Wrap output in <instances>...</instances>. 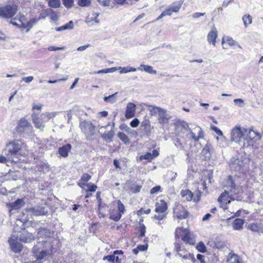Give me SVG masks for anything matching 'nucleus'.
<instances>
[{
    "label": "nucleus",
    "mask_w": 263,
    "mask_h": 263,
    "mask_svg": "<svg viewBox=\"0 0 263 263\" xmlns=\"http://www.w3.org/2000/svg\"><path fill=\"white\" fill-rule=\"evenodd\" d=\"M260 139L259 134L250 128L236 125L231 129V141L241 147L248 146L250 145V142L256 141Z\"/></svg>",
    "instance_id": "f257e3e1"
},
{
    "label": "nucleus",
    "mask_w": 263,
    "mask_h": 263,
    "mask_svg": "<svg viewBox=\"0 0 263 263\" xmlns=\"http://www.w3.org/2000/svg\"><path fill=\"white\" fill-rule=\"evenodd\" d=\"M169 125L167 128L170 134H175L176 136H181L186 131L189 130L192 139L195 141L203 138V133L200 127L196 126L193 132L190 129L187 123L184 121H178L175 122L171 121L169 123Z\"/></svg>",
    "instance_id": "f03ea898"
},
{
    "label": "nucleus",
    "mask_w": 263,
    "mask_h": 263,
    "mask_svg": "<svg viewBox=\"0 0 263 263\" xmlns=\"http://www.w3.org/2000/svg\"><path fill=\"white\" fill-rule=\"evenodd\" d=\"M228 183L231 184L230 187L227 186V190L221 194L218 199V201L221 204V207L224 209H228L227 204L230 202L231 196L237 193L236 189L235 188V185L232 182L231 176L229 177Z\"/></svg>",
    "instance_id": "7ed1b4c3"
},
{
    "label": "nucleus",
    "mask_w": 263,
    "mask_h": 263,
    "mask_svg": "<svg viewBox=\"0 0 263 263\" xmlns=\"http://www.w3.org/2000/svg\"><path fill=\"white\" fill-rule=\"evenodd\" d=\"M27 18L23 14H19L13 17L10 21V23L13 25L22 28H26L28 31L33 26V24L37 22L36 18L31 19L26 23Z\"/></svg>",
    "instance_id": "20e7f679"
},
{
    "label": "nucleus",
    "mask_w": 263,
    "mask_h": 263,
    "mask_svg": "<svg viewBox=\"0 0 263 263\" xmlns=\"http://www.w3.org/2000/svg\"><path fill=\"white\" fill-rule=\"evenodd\" d=\"M18 10L16 5L7 4L0 7V18L3 19H12Z\"/></svg>",
    "instance_id": "39448f33"
},
{
    "label": "nucleus",
    "mask_w": 263,
    "mask_h": 263,
    "mask_svg": "<svg viewBox=\"0 0 263 263\" xmlns=\"http://www.w3.org/2000/svg\"><path fill=\"white\" fill-rule=\"evenodd\" d=\"M118 209H111L109 212V218L115 221H118L125 212V206L121 200L116 201Z\"/></svg>",
    "instance_id": "423d86ee"
},
{
    "label": "nucleus",
    "mask_w": 263,
    "mask_h": 263,
    "mask_svg": "<svg viewBox=\"0 0 263 263\" xmlns=\"http://www.w3.org/2000/svg\"><path fill=\"white\" fill-rule=\"evenodd\" d=\"M42 118L38 117V115L33 113L32 115V119L33 124L36 128H39L42 126L44 122L48 121L51 118L49 113L45 112L41 114Z\"/></svg>",
    "instance_id": "0eeeda50"
},
{
    "label": "nucleus",
    "mask_w": 263,
    "mask_h": 263,
    "mask_svg": "<svg viewBox=\"0 0 263 263\" xmlns=\"http://www.w3.org/2000/svg\"><path fill=\"white\" fill-rule=\"evenodd\" d=\"M6 148L8 152V154L16 159L15 158L17 157L16 156L21 150V146L18 141L13 140L6 145Z\"/></svg>",
    "instance_id": "6e6552de"
},
{
    "label": "nucleus",
    "mask_w": 263,
    "mask_h": 263,
    "mask_svg": "<svg viewBox=\"0 0 263 263\" xmlns=\"http://www.w3.org/2000/svg\"><path fill=\"white\" fill-rule=\"evenodd\" d=\"M152 127L149 119L145 118L141 122L140 130L143 136L149 137L152 133Z\"/></svg>",
    "instance_id": "1a4fd4ad"
},
{
    "label": "nucleus",
    "mask_w": 263,
    "mask_h": 263,
    "mask_svg": "<svg viewBox=\"0 0 263 263\" xmlns=\"http://www.w3.org/2000/svg\"><path fill=\"white\" fill-rule=\"evenodd\" d=\"M156 208L155 211L159 214H163L164 213V200L160 199L159 201H157L156 203ZM164 215H155L154 218L157 220H162L164 218Z\"/></svg>",
    "instance_id": "9d476101"
},
{
    "label": "nucleus",
    "mask_w": 263,
    "mask_h": 263,
    "mask_svg": "<svg viewBox=\"0 0 263 263\" xmlns=\"http://www.w3.org/2000/svg\"><path fill=\"white\" fill-rule=\"evenodd\" d=\"M174 213L176 217L179 219H185L188 216V213L185 208L181 204L176 205L174 209Z\"/></svg>",
    "instance_id": "9b49d317"
},
{
    "label": "nucleus",
    "mask_w": 263,
    "mask_h": 263,
    "mask_svg": "<svg viewBox=\"0 0 263 263\" xmlns=\"http://www.w3.org/2000/svg\"><path fill=\"white\" fill-rule=\"evenodd\" d=\"M175 250L177 252L178 255L183 259L186 260H194L193 256L185 249H182L179 245H176L175 246Z\"/></svg>",
    "instance_id": "f8f14e48"
},
{
    "label": "nucleus",
    "mask_w": 263,
    "mask_h": 263,
    "mask_svg": "<svg viewBox=\"0 0 263 263\" xmlns=\"http://www.w3.org/2000/svg\"><path fill=\"white\" fill-rule=\"evenodd\" d=\"M181 195L187 201H191L193 199L195 202H198L200 200V193H197L196 196L193 198V194L190 190H184L181 191Z\"/></svg>",
    "instance_id": "ddd939ff"
},
{
    "label": "nucleus",
    "mask_w": 263,
    "mask_h": 263,
    "mask_svg": "<svg viewBox=\"0 0 263 263\" xmlns=\"http://www.w3.org/2000/svg\"><path fill=\"white\" fill-rule=\"evenodd\" d=\"M8 242L11 250L14 253H20L22 251L23 245L18 242L17 238L13 239L10 238L8 240Z\"/></svg>",
    "instance_id": "4468645a"
},
{
    "label": "nucleus",
    "mask_w": 263,
    "mask_h": 263,
    "mask_svg": "<svg viewBox=\"0 0 263 263\" xmlns=\"http://www.w3.org/2000/svg\"><path fill=\"white\" fill-rule=\"evenodd\" d=\"M222 45L224 49H228V46H236L238 47L241 48V46L239 43L233 40L230 36H224L222 38Z\"/></svg>",
    "instance_id": "2eb2a0df"
},
{
    "label": "nucleus",
    "mask_w": 263,
    "mask_h": 263,
    "mask_svg": "<svg viewBox=\"0 0 263 263\" xmlns=\"http://www.w3.org/2000/svg\"><path fill=\"white\" fill-rule=\"evenodd\" d=\"M136 106L133 103H128L126 106L125 117L126 119H130L135 115Z\"/></svg>",
    "instance_id": "dca6fc26"
},
{
    "label": "nucleus",
    "mask_w": 263,
    "mask_h": 263,
    "mask_svg": "<svg viewBox=\"0 0 263 263\" xmlns=\"http://www.w3.org/2000/svg\"><path fill=\"white\" fill-rule=\"evenodd\" d=\"M30 127H31V124L25 118H22L19 120L16 129L17 132H24Z\"/></svg>",
    "instance_id": "f3484780"
},
{
    "label": "nucleus",
    "mask_w": 263,
    "mask_h": 263,
    "mask_svg": "<svg viewBox=\"0 0 263 263\" xmlns=\"http://www.w3.org/2000/svg\"><path fill=\"white\" fill-rule=\"evenodd\" d=\"M101 192H97L96 193V198L98 201V212L99 217H105V214L102 213V209L106 206L105 204H103L102 199L101 197Z\"/></svg>",
    "instance_id": "a211bd4d"
},
{
    "label": "nucleus",
    "mask_w": 263,
    "mask_h": 263,
    "mask_svg": "<svg viewBox=\"0 0 263 263\" xmlns=\"http://www.w3.org/2000/svg\"><path fill=\"white\" fill-rule=\"evenodd\" d=\"M182 5L180 2H175L171 6L165 10V15H171L172 12H178Z\"/></svg>",
    "instance_id": "6ab92c4d"
},
{
    "label": "nucleus",
    "mask_w": 263,
    "mask_h": 263,
    "mask_svg": "<svg viewBox=\"0 0 263 263\" xmlns=\"http://www.w3.org/2000/svg\"><path fill=\"white\" fill-rule=\"evenodd\" d=\"M91 178V176L88 173H84L82 175L81 179L79 180L78 185L83 190H85V186H87L88 183H86Z\"/></svg>",
    "instance_id": "aec40b11"
},
{
    "label": "nucleus",
    "mask_w": 263,
    "mask_h": 263,
    "mask_svg": "<svg viewBox=\"0 0 263 263\" xmlns=\"http://www.w3.org/2000/svg\"><path fill=\"white\" fill-rule=\"evenodd\" d=\"M35 239V237L32 233H29L28 232L25 231L22 233L19 238L20 241L24 243L30 242L32 240Z\"/></svg>",
    "instance_id": "412c9836"
},
{
    "label": "nucleus",
    "mask_w": 263,
    "mask_h": 263,
    "mask_svg": "<svg viewBox=\"0 0 263 263\" xmlns=\"http://www.w3.org/2000/svg\"><path fill=\"white\" fill-rule=\"evenodd\" d=\"M71 149V145L70 144H66L60 147L58 149L59 154L62 157H67L68 154Z\"/></svg>",
    "instance_id": "4be33fe9"
},
{
    "label": "nucleus",
    "mask_w": 263,
    "mask_h": 263,
    "mask_svg": "<svg viewBox=\"0 0 263 263\" xmlns=\"http://www.w3.org/2000/svg\"><path fill=\"white\" fill-rule=\"evenodd\" d=\"M86 187H87L88 189H85L84 190H85L86 193L85 198L87 199L92 196V192H95L97 190L98 187L97 185L91 182L87 184Z\"/></svg>",
    "instance_id": "5701e85b"
},
{
    "label": "nucleus",
    "mask_w": 263,
    "mask_h": 263,
    "mask_svg": "<svg viewBox=\"0 0 263 263\" xmlns=\"http://www.w3.org/2000/svg\"><path fill=\"white\" fill-rule=\"evenodd\" d=\"M217 37V31L215 28L212 29L208 35V41L209 43L215 46L216 39Z\"/></svg>",
    "instance_id": "b1692460"
},
{
    "label": "nucleus",
    "mask_w": 263,
    "mask_h": 263,
    "mask_svg": "<svg viewBox=\"0 0 263 263\" xmlns=\"http://www.w3.org/2000/svg\"><path fill=\"white\" fill-rule=\"evenodd\" d=\"M248 227L252 231L263 233V224L262 223H251L249 225Z\"/></svg>",
    "instance_id": "393cba45"
},
{
    "label": "nucleus",
    "mask_w": 263,
    "mask_h": 263,
    "mask_svg": "<svg viewBox=\"0 0 263 263\" xmlns=\"http://www.w3.org/2000/svg\"><path fill=\"white\" fill-rule=\"evenodd\" d=\"M211 129L214 130L218 136H221L220 139H221V143H220V146L224 147L226 145V137L223 136L222 131L216 126H211Z\"/></svg>",
    "instance_id": "a878e982"
},
{
    "label": "nucleus",
    "mask_w": 263,
    "mask_h": 263,
    "mask_svg": "<svg viewBox=\"0 0 263 263\" xmlns=\"http://www.w3.org/2000/svg\"><path fill=\"white\" fill-rule=\"evenodd\" d=\"M228 263H242L241 259L236 254L229 253L227 259Z\"/></svg>",
    "instance_id": "bb28decb"
},
{
    "label": "nucleus",
    "mask_w": 263,
    "mask_h": 263,
    "mask_svg": "<svg viewBox=\"0 0 263 263\" xmlns=\"http://www.w3.org/2000/svg\"><path fill=\"white\" fill-rule=\"evenodd\" d=\"M16 159H14L13 157L7 154V158L4 157V156H0V163H6L8 161H10L11 162L17 163L19 162L20 159L18 157L15 158Z\"/></svg>",
    "instance_id": "cd10ccee"
},
{
    "label": "nucleus",
    "mask_w": 263,
    "mask_h": 263,
    "mask_svg": "<svg viewBox=\"0 0 263 263\" xmlns=\"http://www.w3.org/2000/svg\"><path fill=\"white\" fill-rule=\"evenodd\" d=\"M244 221L240 218L236 219L232 223V228L235 230H240L242 229Z\"/></svg>",
    "instance_id": "c85d7f7f"
},
{
    "label": "nucleus",
    "mask_w": 263,
    "mask_h": 263,
    "mask_svg": "<svg viewBox=\"0 0 263 263\" xmlns=\"http://www.w3.org/2000/svg\"><path fill=\"white\" fill-rule=\"evenodd\" d=\"M104 260H107L110 263H121V259L118 256H116L114 255H109L103 257Z\"/></svg>",
    "instance_id": "c756f323"
},
{
    "label": "nucleus",
    "mask_w": 263,
    "mask_h": 263,
    "mask_svg": "<svg viewBox=\"0 0 263 263\" xmlns=\"http://www.w3.org/2000/svg\"><path fill=\"white\" fill-rule=\"evenodd\" d=\"M24 202L22 199H17L14 202L10 204L11 209L12 210H18L21 208L24 205Z\"/></svg>",
    "instance_id": "7c9ffc66"
},
{
    "label": "nucleus",
    "mask_w": 263,
    "mask_h": 263,
    "mask_svg": "<svg viewBox=\"0 0 263 263\" xmlns=\"http://www.w3.org/2000/svg\"><path fill=\"white\" fill-rule=\"evenodd\" d=\"M36 168L37 171L40 172H47L49 171L50 166L47 163L42 162L36 165Z\"/></svg>",
    "instance_id": "2f4dec72"
},
{
    "label": "nucleus",
    "mask_w": 263,
    "mask_h": 263,
    "mask_svg": "<svg viewBox=\"0 0 263 263\" xmlns=\"http://www.w3.org/2000/svg\"><path fill=\"white\" fill-rule=\"evenodd\" d=\"M181 239L186 243L192 245L195 243L194 238L189 235V232L183 235Z\"/></svg>",
    "instance_id": "473e14b6"
},
{
    "label": "nucleus",
    "mask_w": 263,
    "mask_h": 263,
    "mask_svg": "<svg viewBox=\"0 0 263 263\" xmlns=\"http://www.w3.org/2000/svg\"><path fill=\"white\" fill-rule=\"evenodd\" d=\"M81 129L84 134H88V132L87 131V129L90 132L94 131L95 126L92 124L85 122L82 125Z\"/></svg>",
    "instance_id": "72a5a7b5"
},
{
    "label": "nucleus",
    "mask_w": 263,
    "mask_h": 263,
    "mask_svg": "<svg viewBox=\"0 0 263 263\" xmlns=\"http://www.w3.org/2000/svg\"><path fill=\"white\" fill-rule=\"evenodd\" d=\"M189 233L188 230L183 228H177L176 230V237L177 238H181L185 234Z\"/></svg>",
    "instance_id": "f704fd0d"
},
{
    "label": "nucleus",
    "mask_w": 263,
    "mask_h": 263,
    "mask_svg": "<svg viewBox=\"0 0 263 263\" xmlns=\"http://www.w3.org/2000/svg\"><path fill=\"white\" fill-rule=\"evenodd\" d=\"M117 136L125 144H128L130 143L128 136L123 132H119Z\"/></svg>",
    "instance_id": "c9c22d12"
},
{
    "label": "nucleus",
    "mask_w": 263,
    "mask_h": 263,
    "mask_svg": "<svg viewBox=\"0 0 263 263\" xmlns=\"http://www.w3.org/2000/svg\"><path fill=\"white\" fill-rule=\"evenodd\" d=\"M147 248L148 245L147 243L143 245H138L136 248L134 249L133 250V252L135 255H137L139 251H146L147 250Z\"/></svg>",
    "instance_id": "e433bc0d"
},
{
    "label": "nucleus",
    "mask_w": 263,
    "mask_h": 263,
    "mask_svg": "<svg viewBox=\"0 0 263 263\" xmlns=\"http://www.w3.org/2000/svg\"><path fill=\"white\" fill-rule=\"evenodd\" d=\"M138 69L141 70H144L145 71L148 72L149 73H156V71L154 70L153 67L149 65H145L143 64H141Z\"/></svg>",
    "instance_id": "4c0bfd02"
},
{
    "label": "nucleus",
    "mask_w": 263,
    "mask_h": 263,
    "mask_svg": "<svg viewBox=\"0 0 263 263\" xmlns=\"http://www.w3.org/2000/svg\"><path fill=\"white\" fill-rule=\"evenodd\" d=\"M73 28L72 22L69 21L68 23H66L64 25L60 26L56 28V30L58 31H61L64 30L68 29H72Z\"/></svg>",
    "instance_id": "58836bf2"
},
{
    "label": "nucleus",
    "mask_w": 263,
    "mask_h": 263,
    "mask_svg": "<svg viewBox=\"0 0 263 263\" xmlns=\"http://www.w3.org/2000/svg\"><path fill=\"white\" fill-rule=\"evenodd\" d=\"M242 21L245 27L247 28L249 25L252 24V17L250 15H245L242 17Z\"/></svg>",
    "instance_id": "ea45409f"
},
{
    "label": "nucleus",
    "mask_w": 263,
    "mask_h": 263,
    "mask_svg": "<svg viewBox=\"0 0 263 263\" xmlns=\"http://www.w3.org/2000/svg\"><path fill=\"white\" fill-rule=\"evenodd\" d=\"M139 234L138 235L139 238H141L145 236V234L146 233V227L144 226L143 223H141L140 222V225L138 228Z\"/></svg>",
    "instance_id": "a19ab883"
},
{
    "label": "nucleus",
    "mask_w": 263,
    "mask_h": 263,
    "mask_svg": "<svg viewBox=\"0 0 263 263\" xmlns=\"http://www.w3.org/2000/svg\"><path fill=\"white\" fill-rule=\"evenodd\" d=\"M61 2L60 0H49L48 5L49 7L57 8L60 6Z\"/></svg>",
    "instance_id": "79ce46f5"
},
{
    "label": "nucleus",
    "mask_w": 263,
    "mask_h": 263,
    "mask_svg": "<svg viewBox=\"0 0 263 263\" xmlns=\"http://www.w3.org/2000/svg\"><path fill=\"white\" fill-rule=\"evenodd\" d=\"M91 3V0H78V5L81 7H88Z\"/></svg>",
    "instance_id": "37998d69"
},
{
    "label": "nucleus",
    "mask_w": 263,
    "mask_h": 263,
    "mask_svg": "<svg viewBox=\"0 0 263 263\" xmlns=\"http://www.w3.org/2000/svg\"><path fill=\"white\" fill-rule=\"evenodd\" d=\"M114 136V131L113 130H110L108 133H104L102 137L104 139H108L111 140Z\"/></svg>",
    "instance_id": "c03bdc74"
},
{
    "label": "nucleus",
    "mask_w": 263,
    "mask_h": 263,
    "mask_svg": "<svg viewBox=\"0 0 263 263\" xmlns=\"http://www.w3.org/2000/svg\"><path fill=\"white\" fill-rule=\"evenodd\" d=\"M119 69H121V70L120 71V73L134 72L136 70L135 68L131 67H125L123 68L119 67Z\"/></svg>",
    "instance_id": "a18cd8bd"
},
{
    "label": "nucleus",
    "mask_w": 263,
    "mask_h": 263,
    "mask_svg": "<svg viewBox=\"0 0 263 263\" xmlns=\"http://www.w3.org/2000/svg\"><path fill=\"white\" fill-rule=\"evenodd\" d=\"M197 249L201 253H204L206 251V247L203 242L201 241L196 246Z\"/></svg>",
    "instance_id": "49530a36"
},
{
    "label": "nucleus",
    "mask_w": 263,
    "mask_h": 263,
    "mask_svg": "<svg viewBox=\"0 0 263 263\" xmlns=\"http://www.w3.org/2000/svg\"><path fill=\"white\" fill-rule=\"evenodd\" d=\"M116 70H117L116 67H112V68H106L105 69L99 70L98 71L95 72V73L112 72L115 71Z\"/></svg>",
    "instance_id": "de8ad7c7"
},
{
    "label": "nucleus",
    "mask_w": 263,
    "mask_h": 263,
    "mask_svg": "<svg viewBox=\"0 0 263 263\" xmlns=\"http://www.w3.org/2000/svg\"><path fill=\"white\" fill-rule=\"evenodd\" d=\"M140 159H145L147 160L148 161H151L153 159V155H151L150 153H147L146 154L141 155L140 156Z\"/></svg>",
    "instance_id": "09e8293b"
},
{
    "label": "nucleus",
    "mask_w": 263,
    "mask_h": 263,
    "mask_svg": "<svg viewBox=\"0 0 263 263\" xmlns=\"http://www.w3.org/2000/svg\"><path fill=\"white\" fill-rule=\"evenodd\" d=\"M63 4L66 8H70L73 4V0H62Z\"/></svg>",
    "instance_id": "8fccbe9b"
},
{
    "label": "nucleus",
    "mask_w": 263,
    "mask_h": 263,
    "mask_svg": "<svg viewBox=\"0 0 263 263\" xmlns=\"http://www.w3.org/2000/svg\"><path fill=\"white\" fill-rule=\"evenodd\" d=\"M142 186L140 185L136 184L134 187H131L130 191L133 193H137L141 191Z\"/></svg>",
    "instance_id": "3c124183"
},
{
    "label": "nucleus",
    "mask_w": 263,
    "mask_h": 263,
    "mask_svg": "<svg viewBox=\"0 0 263 263\" xmlns=\"http://www.w3.org/2000/svg\"><path fill=\"white\" fill-rule=\"evenodd\" d=\"M139 120L137 118H135L130 122V125L132 127L135 128L139 125Z\"/></svg>",
    "instance_id": "603ef678"
},
{
    "label": "nucleus",
    "mask_w": 263,
    "mask_h": 263,
    "mask_svg": "<svg viewBox=\"0 0 263 263\" xmlns=\"http://www.w3.org/2000/svg\"><path fill=\"white\" fill-rule=\"evenodd\" d=\"M47 252L46 251L43 250L39 253L37 256V259L38 260H41L45 257L47 256Z\"/></svg>",
    "instance_id": "864d4df0"
},
{
    "label": "nucleus",
    "mask_w": 263,
    "mask_h": 263,
    "mask_svg": "<svg viewBox=\"0 0 263 263\" xmlns=\"http://www.w3.org/2000/svg\"><path fill=\"white\" fill-rule=\"evenodd\" d=\"M100 5L103 6H108L109 5L111 0H97Z\"/></svg>",
    "instance_id": "5fc2aeb1"
},
{
    "label": "nucleus",
    "mask_w": 263,
    "mask_h": 263,
    "mask_svg": "<svg viewBox=\"0 0 263 263\" xmlns=\"http://www.w3.org/2000/svg\"><path fill=\"white\" fill-rule=\"evenodd\" d=\"M161 190V187L160 186H156L153 187L150 193L151 194H155L159 192Z\"/></svg>",
    "instance_id": "6e6d98bb"
},
{
    "label": "nucleus",
    "mask_w": 263,
    "mask_h": 263,
    "mask_svg": "<svg viewBox=\"0 0 263 263\" xmlns=\"http://www.w3.org/2000/svg\"><path fill=\"white\" fill-rule=\"evenodd\" d=\"M234 102L239 107H242L243 106V101L241 99H235Z\"/></svg>",
    "instance_id": "4d7b16f0"
},
{
    "label": "nucleus",
    "mask_w": 263,
    "mask_h": 263,
    "mask_svg": "<svg viewBox=\"0 0 263 263\" xmlns=\"http://www.w3.org/2000/svg\"><path fill=\"white\" fill-rule=\"evenodd\" d=\"M204 14H205L204 13L196 12V13H194L192 15V16L194 18H199L201 16H203Z\"/></svg>",
    "instance_id": "13d9d810"
},
{
    "label": "nucleus",
    "mask_w": 263,
    "mask_h": 263,
    "mask_svg": "<svg viewBox=\"0 0 263 263\" xmlns=\"http://www.w3.org/2000/svg\"><path fill=\"white\" fill-rule=\"evenodd\" d=\"M151 210L150 209H148L144 211L143 208H141L140 210L138 211V213L140 214H142L143 213L148 214L150 213Z\"/></svg>",
    "instance_id": "bf43d9fd"
},
{
    "label": "nucleus",
    "mask_w": 263,
    "mask_h": 263,
    "mask_svg": "<svg viewBox=\"0 0 263 263\" xmlns=\"http://www.w3.org/2000/svg\"><path fill=\"white\" fill-rule=\"evenodd\" d=\"M33 80V77L32 76H29L23 78V80L25 81L26 83H29L31 82Z\"/></svg>",
    "instance_id": "052dcab7"
},
{
    "label": "nucleus",
    "mask_w": 263,
    "mask_h": 263,
    "mask_svg": "<svg viewBox=\"0 0 263 263\" xmlns=\"http://www.w3.org/2000/svg\"><path fill=\"white\" fill-rule=\"evenodd\" d=\"M42 108V105L41 104H34L33 105V107H32V110H41V109Z\"/></svg>",
    "instance_id": "680f3d73"
},
{
    "label": "nucleus",
    "mask_w": 263,
    "mask_h": 263,
    "mask_svg": "<svg viewBox=\"0 0 263 263\" xmlns=\"http://www.w3.org/2000/svg\"><path fill=\"white\" fill-rule=\"evenodd\" d=\"M197 258L200 261L201 263H205L204 256L201 254H198L197 255Z\"/></svg>",
    "instance_id": "e2e57ef3"
},
{
    "label": "nucleus",
    "mask_w": 263,
    "mask_h": 263,
    "mask_svg": "<svg viewBox=\"0 0 263 263\" xmlns=\"http://www.w3.org/2000/svg\"><path fill=\"white\" fill-rule=\"evenodd\" d=\"M210 148L208 145H206L204 148L202 149V153L206 155L207 153L209 152Z\"/></svg>",
    "instance_id": "0e129e2a"
},
{
    "label": "nucleus",
    "mask_w": 263,
    "mask_h": 263,
    "mask_svg": "<svg viewBox=\"0 0 263 263\" xmlns=\"http://www.w3.org/2000/svg\"><path fill=\"white\" fill-rule=\"evenodd\" d=\"M89 46H90L89 45H86L80 46V47H79L77 48V50L78 51H83V50H84L87 48H88Z\"/></svg>",
    "instance_id": "69168bd1"
},
{
    "label": "nucleus",
    "mask_w": 263,
    "mask_h": 263,
    "mask_svg": "<svg viewBox=\"0 0 263 263\" xmlns=\"http://www.w3.org/2000/svg\"><path fill=\"white\" fill-rule=\"evenodd\" d=\"M114 164L116 168H121L120 166V163L118 160H114Z\"/></svg>",
    "instance_id": "338daca9"
},
{
    "label": "nucleus",
    "mask_w": 263,
    "mask_h": 263,
    "mask_svg": "<svg viewBox=\"0 0 263 263\" xmlns=\"http://www.w3.org/2000/svg\"><path fill=\"white\" fill-rule=\"evenodd\" d=\"M101 117H106L108 116V112L107 111H102L99 112Z\"/></svg>",
    "instance_id": "774afa93"
}]
</instances>
